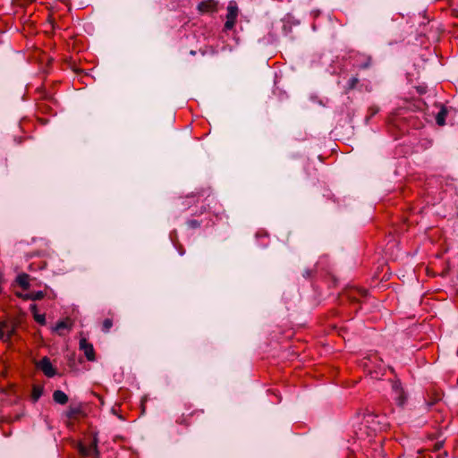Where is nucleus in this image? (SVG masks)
I'll use <instances>...</instances> for the list:
<instances>
[{"mask_svg":"<svg viewBox=\"0 0 458 458\" xmlns=\"http://www.w3.org/2000/svg\"><path fill=\"white\" fill-rule=\"evenodd\" d=\"M36 367L42 370L47 377H53L56 374V370L53 367L50 359L47 356L43 357L38 362H37Z\"/></svg>","mask_w":458,"mask_h":458,"instance_id":"1","label":"nucleus"},{"mask_svg":"<svg viewBox=\"0 0 458 458\" xmlns=\"http://www.w3.org/2000/svg\"><path fill=\"white\" fill-rule=\"evenodd\" d=\"M78 449L80 454L83 456H93L95 458L99 457L97 438H94L92 443L89 446H85L82 444H80Z\"/></svg>","mask_w":458,"mask_h":458,"instance_id":"2","label":"nucleus"},{"mask_svg":"<svg viewBox=\"0 0 458 458\" xmlns=\"http://www.w3.org/2000/svg\"><path fill=\"white\" fill-rule=\"evenodd\" d=\"M80 349L84 352V354L88 360H95V351L93 345L89 343L85 338L80 340Z\"/></svg>","mask_w":458,"mask_h":458,"instance_id":"3","label":"nucleus"},{"mask_svg":"<svg viewBox=\"0 0 458 458\" xmlns=\"http://www.w3.org/2000/svg\"><path fill=\"white\" fill-rule=\"evenodd\" d=\"M16 295L24 301H28V300L39 301L45 297L46 293L43 291H38V292L30 293H17Z\"/></svg>","mask_w":458,"mask_h":458,"instance_id":"4","label":"nucleus"},{"mask_svg":"<svg viewBox=\"0 0 458 458\" xmlns=\"http://www.w3.org/2000/svg\"><path fill=\"white\" fill-rule=\"evenodd\" d=\"M217 2L216 0H206L199 4L198 9L202 13L215 12Z\"/></svg>","mask_w":458,"mask_h":458,"instance_id":"5","label":"nucleus"},{"mask_svg":"<svg viewBox=\"0 0 458 458\" xmlns=\"http://www.w3.org/2000/svg\"><path fill=\"white\" fill-rule=\"evenodd\" d=\"M450 111V107H447L444 105H440V110L436 115V123L439 126H444L445 124V118Z\"/></svg>","mask_w":458,"mask_h":458,"instance_id":"6","label":"nucleus"},{"mask_svg":"<svg viewBox=\"0 0 458 458\" xmlns=\"http://www.w3.org/2000/svg\"><path fill=\"white\" fill-rule=\"evenodd\" d=\"M30 276L26 273H21L17 276L16 282L23 289L29 290L30 287Z\"/></svg>","mask_w":458,"mask_h":458,"instance_id":"7","label":"nucleus"},{"mask_svg":"<svg viewBox=\"0 0 458 458\" xmlns=\"http://www.w3.org/2000/svg\"><path fill=\"white\" fill-rule=\"evenodd\" d=\"M53 400L58 404H66L69 398L68 395L62 390H55L53 393Z\"/></svg>","mask_w":458,"mask_h":458,"instance_id":"8","label":"nucleus"},{"mask_svg":"<svg viewBox=\"0 0 458 458\" xmlns=\"http://www.w3.org/2000/svg\"><path fill=\"white\" fill-rule=\"evenodd\" d=\"M82 410L80 406H69L64 415L68 419H77L79 415L82 414Z\"/></svg>","mask_w":458,"mask_h":458,"instance_id":"9","label":"nucleus"},{"mask_svg":"<svg viewBox=\"0 0 458 458\" xmlns=\"http://www.w3.org/2000/svg\"><path fill=\"white\" fill-rule=\"evenodd\" d=\"M238 15V7L237 4L233 2H230L227 6V15L226 19H234L236 20Z\"/></svg>","mask_w":458,"mask_h":458,"instance_id":"10","label":"nucleus"},{"mask_svg":"<svg viewBox=\"0 0 458 458\" xmlns=\"http://www.w3.org/2000/svg\"><path fill=\"white\" fill-rule=\"evenodd\" d=\"M44 392V387L42 386H37L34 385L32 387V394H31V399L33 403H36L38 401V399L41 397Z\"/></svg>","mask_w":458,"mask_h":458,"instance_id":"11","label":"nucleus"},{"mask_svg":"<svg viewBox=\"0 0 458 458\" xmlns=\"http://www.w3.org/2000/svg\"><path fill=\"white\" fill-rule=\"evenodd\" d=\"M394 399L396 401V403L401 407H403L406 403V395L403 391L395 394Z\"/></svg>","mask_w":458,"mask_h":458,"instance_id":"12","label":"nucleus"},{"mask_svg":"<svg viewBox=\"0 0 458 458\" xmlns=\"http://www.w3.org/2000/svg\"><path fill=\"white\" fill-rule=\"evenodd\" d=\"M71 326L68 324L67 321L65 320H61V321H58L54 328L55 331L58 332L60 335V331L63 330V329H68L70 328Z\"/></svg>","mask_w":458,"mask_h":458,"instance_id":"13","label":"nucleus"},{"mask_svg":"<svg viewBox=\"0 0 458 458\" xmlns=\"http://www.w3.org/2000/svg\"><path fill=\"white\" fill-rule=\"evenodd\" d=\"M358 83L359 79L357 77H352L347 82L346 91L355 89Z\"/></svg>","mask_w":458,"mask_h":458,"instance_id":"14","label":"nucleus"},{"mask_svg":"<svg viewBox=\"0 0 458 458\" xmlns=\"http://www.w3.org/2000/svg\"><path fill=\"white\" fill-rule=\"evenodd\" d=\"M113 327V320L110 319V318H106L104 321H103V325H102V331L104 333H108L110 328Z\"/></svg>","mask_w":458,"mask_h":458,"instance_id":"15","label":"nucleus"},{"mask_svg":"<svg viewBox=\"0 0 458 458\" xmlns=\"http://www.w3.org/2000/svg\"><path fill=\"white\" fill-rule=\"evenodd\" d=\"M186 225H187L188 228L196 229V228H199L201 225V223L199 220L191 219V220H188L186 222Z\"/></svg>","mask_w":458,"mask_h":458,"instance_id":"16","label":"nucleus"},{"mask_svg":"<svg viewBox=\"0 0 458 458\" xmlns=\"http://www.w3.org/2000/svg\"><path fill=\"white\" fill-rule=\"evenodd\" d=\"M4 331H5V339H6V342L9 341L11 339V337L13 335L14 332H15V329L12 326H9L7 324V327H4Z\"/></svg>","mask_w":458,"mask_h":458,"instance_id":"17","label":"nucleus"},{"mask_svg":"<svg viewBox=\"0 0 458 458\" xmlns=\"http://www.w3.org/2000/svg\"><path fill=\"white\" fill-rule=\"evenodd\" d=\"M379 108L377 106H371L369 108V114L366 116L365 120L368 123L369 120L373 117L376 114H377Z\"/></svg>","mask_w":458,"mask_h":458,"instance_id":"18","label":"nucleus"},{"mask_svg":"<svg viewBox=\"0 0 458 458\" xmlns=\"http://www.w3.org/2000/svg\"><path fill=\"white\" fill-rule=\"evenodd\" d=\"M34 319L40 325H46L47 321H46V318H45V315L43 314H38V313H35L34 314Z\"/></svg>","mask_w":458,"mask_h":458,"instance_id":"19","label":"nucleus"},{"mask_svg":"<svg viewBox=\"0 0 458 458\" xmlns=\"http://www.w3.org/2000/svg\"><path fill=\"white\" fill-rule=\"evenodd\" d=\"M4 327H7V323L0 322V339L6 342Z\"/></svg>","mask_w":458,"mask_h":458,"instance_id":"20","label":"nucleus"},{"mask_svg":"<svg viewBox=\"0 0 458 458\" xmlns=\"http://www.w3.org/2000/svg\"><path fill=\"white\" fill-rule=\"evenodd\" d=\"M392 389H393V391H394V394H398V393H400V392L403 391V388H402V386H401V382H400V381H398V380H397V381L393 382V384H392Z\"/></svg>","mask_w":458,"mask_h":458,"instance_id":"21","label":"nucleus"},{"mask_svg":"<svg viewBox=\"0 0 458 458\" xmlns=\"http://www.w3.org/2000/svg\"><path fill=\"white\" fill-rule=\"evenodd\" d=\"M236 20L234 19H227L225 23V30H232L235 25Z\"/></svg>","mask_w":458,"mask_h":458,"instance_id":"22","label":"nucleus"},{"mask_svg":"<svg viewBox=\"0 0 458 458\" xmlns=\"http://www.w3.org/2000/svg\"><path fill=\"white\" fill-rule=\"evenodd\" d=\"M314 271L311 269H304L302 272V276L306 279H310L312 277Z\"/></svg>","mask_w":458,"mask_h":458,"instance_id":"23","label":"nucleus"},{"mask_svg":"<svg viewBox=\"0 0 458 458\" xmlns=\"http://www.w3.org/2000/svg\"><path fill=\"white\" fill-rule=\"evenodd\" d=\"M443 446H444V441H438V442H437V443L434 445V448H433V450H434L435 452H437V451H439L440 449H442V448H443Z\"/></svg>","mask_w":458,"mask_h":458,"instance_id":"24","label":"nucleus"},{"mask_svg":"<svg viewBox=\"0 0 458 458\" xmlns=\"http://www.w3.org/2000/svg\"><path fill=\"white\" fill-rule=\"evenodd\" d=\"M369 66H370V60H369V59L367 62H365V63H363V64H361L360 65V67L361 69H367V68H369Z\"/></svg>","mask_w":458,"mask_h":458,"instance_id":"25","label":"nucleus"},{"mask_svg":"<svg viewBox=\"0 0 458 458\" xmlns=\"http://www.w3.org/2000/svg\"><path fill=\"white\" fill-rule=\"evenodd\" d=\"M30 310H31V312H33V315H34L35 313H37V305L34 303L30 304Z\"/></svg>","mask_w":458,"mask_h":458,"instance_id":"26","label":"nucleus"},{"mask_svg":"<svg viewBox=\"0 0 458 458\" xmlns=\"http://www.w3.org/2000/svg\"><path fill=\"white\" fill-rule=\"evenodd\" d=\"M359 293L363 297H365L367 295V293H368L367 290H360Z\"/></svg>","mask_w":458,"mask_h":458,"instance_id":"27","label":"nucleus"},{"mask_svg":"<svg viewBox=\"0 0 458 458\" xmlns=\"http://www.w3.org/2000/svg\"><path fill=\"white\" fill-rule=\"evenodd\" d=\"M447 455H448L447 452H445V453L441 455V458L446 457Z\"/></svg>","mask_w":458,"mask_h":458,"instance_id":"28","label":"nucleus"},{"mask_svg":"<svg viewBox=\"0 0 458 458\" xmlns=\"http://www.w3.org/2000/svg\"><path fill=\"white\" fill-rule=\"evenodd\" d=\"M20 419H21V415H17V416H15V419H14V420H20Z\"/></svg>","mask_w":458,"mask_h":458,"instance_id":"29","label":"nucleus"}]
</instances>
